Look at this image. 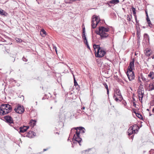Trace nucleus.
I'll list each match as a JSON object with an SVG mask.
<instances>
[{
  "label": "nucleus",
  "mask_w": 154,
  "mask_h": 154,
  "mask_svg": "<svg viewBox=\"0 0 154 154\" xmlns=\"http://www.w3.org/2000/svg\"><path fill=\"white\" fill-rule=\"evenodd\" d=\"M138 24L137 23V24H136V25H138Z\"/></svg>",
  "instance_id": "60"
},
{
  "label": "nucleus",
  "mask_w": 154,
  "mask_h": 154,
  "mask_svg": "<svg viewBox=\"0 0 154 154\" xmlns=\"http://www.w3.org/2000/svg\"><path fill=\"white\" fill-rule=\"evenodd\" d=\"M36 135L35 133L32 131H29L26 135V136L30 138L34 137Z\"/></svg>",
  "instance_id": "12"
},
{
  "label": "nucleus",
  "mask_w": 154,
  "mask_h": 154,
  "mask_svg": "<svg viewBox=\"0 0 154 154\" xmlns=\"http://www.w3.org/2000/svg\"><path fill=\"white\" fill-rule=\"evenodd\" d=\"M134 59H133L130 62L128 67V70L126 74L128 78L130 81L133 80L134 78V74L132 71L133 69L134 68Z\"/></svg>",
  "instance_id": "2"
},
{
  "label": "nucleus",
  "mask_w": 154,
  "mask_h": 154,
  "mask_svg": "<svg viewBox=\"0 0 154 154\" xmlns=\"http://www.w3.org/2000/svg\"><path fill=\"white\" fill-rule=\"evenodd\" d=\"M147 110H148V111H149V109H147Z\"/></svg>",
  "instance_id": "55"
},
{
  "label": "nucleus",
  "mask_w": 154,
  "mask_h": 154,
  "mask_svg": "<svg viewBox=\"0 0 154 154\" xmlns=\"http://www.w3.org/2000/svg\"><path fill=\"white\" fill-rule=\"evenodd\" d=\"M141 82V81H140V80H139V82Z\"/></svg>",
  "instance_id": "58"
},
{
  "label": "nucleus",
  "mask_w": 154,
  "mask_h": 154,
  "mask_svg": "<svg viewBox=\"0 0 154 154\" xmlns=\"http://www.w3.org/2000/svg\"><path fill=\"white\" fill-rule=\"evenodd\" d=\"M73 75V78H74V85L75 86H76V85L78 86V84L76 80V79H75L74 76V75Z\"/></svg>",
  "instance_id": "25"
},
{
  "label": "nucleus",
  "mask_w": 154,
  "mask_h": 154,
  "mask_svg": "<svg viewBox=\"0 0 154 154\" xmlns=\"http://www.w3.org/2000/svg\"><path fill=\"white\" fill-rule=\"evenodd\" d=\"M22 60H23L25 62H27L28 61L27 59L25 58L24 57L22 58Z\"/></svg>",
  "instance_id": "34"
},
{
  "label": "nucleus",
  "mask_w": 154,
  "mask_h": 154,
  "mask_svg": "<svg viewBox=\"0 0 154 154\" xmlns=\"http://www.w3.org/2000/svg\"><path fill=\"white\" fill-rule=\"evenodd\" d=\"M85 28H84L83 29L82 36H85Z\"/></svg>",
  "instance_id": "36"
},
{
  "label": "nucleus",
  "mask_w": 154,
  "mask_h": 154,
  "mask_svg": "<svg viewBox=\"0 0 154 154\" xmlns=\"http://www.w3.org/2000/svg\"><path fill=\"white\" fill-rule=\"evenodd\" d=\"M133 138H134V136H131V139H132V140L133 139Z\"/></svg>",
  "instance_id": "45"
},
{
  "label": "nucleus",
  "mask_w": 154,
  "mask_h": 154,
  "mask_svg": "<svg viewBox=\"0 0 154 154\" xmlns=\"http://www.w3.org/2000/svg\"><path fill=\"white\" fill-rule=\"evenodd\" d=\"M51 109H52V107H51Z\"/></svg>",
  "instance_id": "57"
},
{
  "label": "nucleus",
  "mask_w": 154,
  "mask_h": 154,
  "mask_svg": "<svg viewBox=\"0 0 154 154\" xmlns=\"http://www.w3.org/2000/svg\"><path fill=\"white\" fill-rule=\"evenodd\" d=\"M127 19L129 21H131V17L129 16V15H127Z\"/></svg>",
  "instance_id": "30"
},
{
  "label": "nucleus",
  "mask_w": 154,
  "mask_h": 154,
  "mask_svg": "<svg viewBox=\"0 0 154 154\" xmlns=\"http://www.w3.org/2000/svg\"><path fill=\"white\" fill-rule=\"evenodd\" d=\"M148 23V26H149L152 27V24L151 23V21L150 20L148 21L147 22Z\"/></svg>",
  "instance_id": "26"
},
{
  "label": "nucleus",
  "mask_w": 154,
  "mask_h": 154,
  "mask_svg": "<svg viewBox=\"0 0 154 154\" xmlns=\"http://www.w3.org/2000/svg\"><path fill=\"white\" fill-rule=\"evenodd\" d=\"M137 125H132V126L130 127L128 130V135L130 136L132 134L134 133H135V130H133V127L135 126H137Z\"/></svg>",
  "instance_id": "10"
},
{
  "label": "nucleus",
  "mask_w": 154,
  "mask_h": 154,
  "mask_svg": "<svg viewBox=\"0 0 154 154\" xmlns=\"http://www.w3.org/2000/svg\"><path fill=\"white\" fill-rule=\"evenodd\" d=\"M133 104H134V105H136V104L135 103H134V102H133Z\"/></svg>",
  "instance_id": "51"
},
{
  "label": "nucleus",
  "mask_w": 154,
  "mask_h": 154,
  "mask_svg": "<svg viewBox=\"0 0 154 154\" xmlns=\"http://www.w3.org/2000/svg\"><path fill=\"white\" fill-rule=\"evenodd\" d=\"M119 0H111L109 2L110 4L115 5L119 3Z\"/></svg>",
  "instance_id": "18"
},
{
  "label": "nucleus",
  "mask_w": 154,
  "mask_h": 154,
  "mask_svg": "<svg viewBox=\"0 0 154 154\" xmlns=\"http://www.w3.org/2000/svg\"><path fill=\"white\" fill-rule=\"evenodd\" d=\"M141 82V81H140V80H139V82Z\"/></svg>",
  "instance_id": "59"
},
{
  "label": "nucleus",
  "mask_w": 154,
  "mask_h": 154,
  "mask_svg": "<svg viewBox=\"0 0 154 154\" xmlns=\"http://www.w3.org/2000/svg\"><path fill=\"white\" fill-rule=\"evenodd\" d=\"M140 40L138 42V41L137 40V42L138 43L139 42H140Z\"/></svg>",
  "instance_id": "53"
},
{
  "label": "nucleus",
  "mask_w": 154,
  "mask_h": 154,
  "mask_svg": "<svg viewBox=\"0 0 154 154\" xmlns=\"http://www.w3.org/2000/svg\"><path fill=\"white\" fill-rule=\"evenodd\" d=\"M87 45V48H88V49H89V50H90V47H89V45L88 44V45Z\"/></svg>",
  "instance_id": "42"
},
{
  "label": "nucleus",
  "mask_w": 154,
  "mask_h": 154,
  "mask_svg": "<svg viewBox=\"0 0 154 154\" xmlns=\"http://www.w3.org/2000/svg\"><path fill=\"white\" fill-rule=\"evenodd\" d=\"M116 95H119V96L120 97V98L119 99L120 100H122L123 98L121 95L120 91L119 90L117 89L116 90Z\"/></svg>",
  "instance_id": "15"
},
{
  "label": "nucleus",
  "mask_w": 154,
  "mask_h": 154,
  "mask_svg": "<svg viewBox=\"0 0 154 154\" xmlns=\"http://www.w3.org/2000/svg\"><path fill=\"white\" fill-rule=\"evenodd\" d=\"M132 12H133V14H136V12H135L136 9H135V8L134 7H132Z\"/></svg>",
  "instance_id": "28"
},
{
  "label": "nucleus",
  "mask_w": 154,
  "mask_h": 154,
  "mask_svg": "<svg viewBox=\"0 0 154 154\" xmlns=\"http://www.w3.org/2000/svg\"><path fill=\"white\" fill-rule=\"evenodd\" d=\"M152 53V51L151 50H148L146 51L145 53L146 55L148 57H149L151 55V54Z\"/></svg>",
  "instance_id": "22"
},
{
  "label": "nucleus",
  "mask_w": 154,
  "mask_h": 154,
  "mask_svg": "<svg viewBox=\"0 0 154 154\" xmlns=\"http://www.w3.org/2000/svg\"><path fill=\"white\" fill-rule=\"evenodd\" d=\"M109 89H108V90H107V95H108V96H109Z\"/></svg>",
  "instance_id": "41"
},
{
  "label": "nucleus",
  "mask_w": 154,
  "mask_h": 154,
  "mask_svg": "<svg viewBox=\"0 0 154 154\" xmlns=\"http://www.w3.org/2000/svg\"><path fill=\"white\" fill-rule=\"evenodd\" d=\"M85 107L84 106V107H83L82 109H85Z\"/></svg>",
  "instance_id": "47"
},
{
  "label": "nucleus",
  "mask_w": 154,
  "mask_h": 154,
  "mask_svg": "<svg viewBox=\"0 0 154 154\" xmlns=\"http://www.w3.org/2000/svg\"><path fill=\"white\" fill-rule=\"evenodd\" d=\"M29 128L28 126H23V127H21L19 128L20 131L19 133H23L26 131Z\"/></svg>",
  "instance_id": "11"
},
{
  "label": "nucleus",
  "mask_w": 154,
  "mask_h": 154,
  "mask_svg": "<svg viewBox=\"0 0 154 154\" xmlns=\"http://www.w3.org/2000/svg\"><path fill=\"white\" fill-rule=\"evenodd\" d=\"M103 84L106 90L108 89V85L106 83L104 82L103 83Z\"/></svg>",
  "instance_id": "27"
},
{
  "label": "nucleus",
  "mask_w": 154,
  "mask_h": 154,
  "mask_svg": "<svg viewBox=\"0 0 154 154\" xmlns=\"http://www.w3.org/2000/svg\"><path fill=\"white\" fill-rule=\"evenodd\" d=\"M36 120L32 119L30 121L29 124L32 126V127H33L36 125Z\"/></svg>",
  "instance_id": "20"
},
{
  "label": "nucleus",
  "mask_w": 154,
  "mask_h": 154,
  "mask_svg": "<svg viewBox=\"0 0 154 154\" xmlns=\"http://www.w3.org/2000/svg\"><path fill=\"white\" fill-rule=\"evenodd\" d=\"M146 16H147L146 20H147V22L148 21H149V20H150L149 19V18L148 17V14H147V12H146Z\"/></svg>",
  "instance_id": "32"
},
{
  "label": "nucleus",
  "mask_w": 154,
  "mask_h": 154,
  "mask_svg": "<svg viewBox=\"0 0 154 154\" xmlns=\"http://www.w3.org/2000/svg\"><path fill=\"white\" fill-rule=\"evenodd\" d=\"M78 129L79 130V133L80 132L81 133H84L85 132V129L83 127H78Z\"/></svg>",
  "instance_id": "24"
},
{
  "label": "nucleus",
  "mask_w": 154,
  "mask_h": 154,
  "mask_svg": "<svg viewBox=\"0 0 154 154\" xmlns=\"http://www.w3.org/2000/svg\"><path fill=\"white\" fill-rule=\"evenodd\" d=\"M138 94L139 100L142 102L144 94V90L138 91Z\"/></svg>",
  "instance_id": "9"
},
{
  "label": "nucleus",
  "mask_w": 154,
  "mask_h": 154,
  "mask_svg": "<svg viewBox=\"0 0 154 154\" xmlns=\"http://www.w3.org/2000/svg\"><path fill=\"white\" fill-rule=\"evenodd\" d=\"M136 34L137 37V40L138 42L140 40V38L141 36L140 31L139 30H137Z\"/></svg>",
  "instance_id": "17"
},
{
  "label": "nucleus",
  "mask_w": 154,
  "mask_h": 154,
  "mask_svg": "<svg viewBox=\"0 0 154 154\" xmlns=\"http://www.w3.org/2000/svg\"><path fill=\"white\" fill-rule=\"evenodd\" d=\"M141 79L143 81H145L146 80V79L144 77H143V76H142Z\"/></svg>",
  "instance_id": "38"
},
{
  "label": "nucleus",
  "mask_w": 154,
  "mask_h": 154,
  "mask_svg": "<svg viewBox=\"0 0 154 154\" xmlns=\"http://www.w3.org/2000/svg\"><path fill=\"white\" fill-rule=\"evenodd\" d=\"M14 110L17 113L21 114L24 111V109L23 106H20L18 105L17 108H15Z\"/></svg>",
  "instance_id": "7"
},
{
  "label": "nucleus",
  "mask_w": 154,
  "mask_h": 154,
  "mask_svg": "<svg viewBox=\"0 0 154 154\" xmlns=\"http://www.w3.org/2000/svg\"><path fill=\"white\" fill-rule=\"evenodd\" d=\"M152 59H154V56L152 57Z\"/></svg>",
  "instance_id": "52"
},
{
  "label": "nucleus",
  "mask_w": 154,
  "mask_h": 154,
  "mask_svg": "<svg viewBox=\"0 0 154 154\" xmlns=\"http://www.w3.org/2000/svg\"><path fill=\"white\" fill-rule=\"evenodd\" d=\"M85 37H86V35H85V36H82V38H85Z\"/></svg>",
  "instance_id": "49"
},
{
  "label": "nucleus",
  "mask_w": 154,
  "mask_h": 154,
  "mask_svg": "<svg viewBox=\"0 0 154 154\" xmlns=\"http://www.w3.org/2000/svg\"><path fill=\"white\" fill-rule=\"evenodd\" d=\"M83 39L84 40V41L85 40H87V38H86V37H85V38H83Z\"/></svg>",
  "instance_id": "44"
},
{
  "label": "nucleus",
  "mask_w": 154,
  "mask_h": 154,
  "mask_svg": "<svg viewBox=\"0 0 154 154\" xmlns=\"http://www.w3.org/2000/svg\"><path fill=\"white\" fill-rule=\"evenodd\" d=\"M149 35L146 33H145L143 35V42H149Z\"/></svg>",
  "instance_id": "13"
},
{
  "label": "nucleus",
  "mask_w": 154,
  "mask_h": 154,
  "mask_svg": "<svg viewBox=\"0 0 154 154\" xmlns=\"http://www.w3.org/2000/svg\"><path fill=\"white\" fill-rule=\"evenodd\" d=\"M44 99V98H43L42 99V100H43V99Z\"/></svg>",
  "instance_id": "61"
},
{
  "label": "nucleus",
  "mask_w": 154,
  "mask_h": 154,
  "mask_svg": "<svg viewBox=\"0 0 154 154\" xmlns=\"http://www.w3.org/2000/svg\"><path fill=\"white\" fill-rule=\"evenodd\" d=\"M134 16L135 19L137 20V15H136V14H134Z\"/></svg>",
  "instance_id": "40"
},
{
  "label": "nucleus",
  "mask_w": 154,
  "mask_h": 154,
  "mask_svg": "<svg viewBox=\"0 0 154 154\" xmlns=\"http://www.w3.org/2000/svg\"><path fill=\"white\" fill-rule=\"evenodd\" d=\"M46 33V32L44 29H42L40 31V34L43 37H44L45 36Z\"/></svg>",
  "instance_id": "23"
},
{
  "label": "nucleus",
  "mask_w": 154,
  "mask_h": 154,
  "mask_svg": "<svg viewBox=\"0 0 154 154\" xmlns=\"http://www.w3.org/2000/svg\"><path fill=\"white\" fill-rule=\"evenodd\" d=\"M84 42L85 43V44L86 45H87L88 44L87 40H85V41H84Z\"/></svg>",
  "instance_id": "39"
},
{
  "label": "nucleus",
  "mask_w": 154,
  "mask_h": 154,
  "mask_svg": "<svg viewBox=\"0 0 154 154\" xmlns=\"http://www.w3.org/2000/svg\"><path fill=\"white\" fill-rule=\"evenodd\" d=\"M113 97L115 100L116 101H119L120 102L122 100H120V99H119L120 98V97L119 96V95H116L115 94L113 95Z\"/></svg>",
  "instance_id": "14"
},
{
  "label": "nucleus",
  "mask_w": 154,
  "mask_h": 154,
  "mask_svg": "<svg viewBox=\"0 0 154 154\" xmlns=\"http://www.w3.org/2000/svg\"><path fill=\"white\" fill-rule=\"evenodd\" d=\"M4 119L5 120L6 122L9 124L13 123V121L12 117L9 116H6L4 117Z\"/></svg>",
  "instance_id": "8"
},
{
  "label": "nucleus",
  "mask_w": 154,
  "mask_h": 154,
  "mask_svg": "<svg viewBox=\"0 0 154 154\" xmlns=\"http://www.w3.org/2000/svg\"><path fill=\"white\" fill-rule=\"evenodd\" d=\"M109 30V28L101 26H100L98 30H96L95 32L96 34L100 35L101 39H103L106 38L108 36L109 34L107 33Z\"/></svg>",
  "instance_id": "3"
},
{
  "label": "nucleus",
  "mask_w": 154,
  "mask_h": 154,
  "mask_svg": "<svg viewBox=\"0 0 154 154\" xmlns=\"http://www.w3.org/2000/svg\"><path fill=\"white\" fill-rule=\"evenodd\" d=\"M148 76L151 78V79H154V72H151L148 75Z\"/></svg>",
  "instance_id": "21"
},
{
  "label": "nucleus",
  "mask_w": 154,
  "mask_h": 154,
  "mask_svg": "<svg viewBox=\"0 0 154 154\" xmlns=\"http://www.w3.org/2000/svg\"><path fill=\"white\" fill-rule=\"evenodd\" d=\"M144 90L143 88L142 87V86L141 85L139 87L138 91Z\"/></svg>",
  "instance_id": "29"
},
{
  "label": "nucleus",
  "mask_w": 154,
  "mask_h": 154,
  "mask_svg": "<svg viewBox=\"0 0 154 154\" xmlns=\"http://www.w3.org/2000/svg\"><path fill=\"white\" fill-rule=\"evenodd\" d=\"M93 48L95 50V56L96 57H102L105 54V51L102 48L100 47L99 45H93Z\"/></svg>",
  "instance_id": "4"
},
{
  "label": "nucleus",
  "mask_w": 154,
  "mask_h": 154,
  "mask_svg": "<svg viewBox=\"0 0 154 154\" xmlns=\"http://www.w3.org/2000/svg\"><path fill=\"white\" fill-rule=\"evenodd\" d=\"M12 110L11 106L8 104H2L0 107V113L2 115L8 114Z\"/></svg>",
  "instance_id": "5"
},
{
  "label": "nucleus",
  "mask_w": 154,
  "mask_h": 154,
  "mask_svg": "<svg viewBox=\"0 0 154 154\" xmlns=\"http://www.w3.org/2000/svg\"><path fill=\"white\" fill-rule=\"evenodd\" d=\"M56 134H59V133L57 132L56 133Z\"/></svg>",
  "instance_id": "56"
},
{
  "label": "nucleus",
  "mask_w": 154,
  "mask_h": 154,
  "mask_svg": "<svg viewBox=\"0 0 154 154\" xmlns=\"http://www.w3.org/2000/svg\"><path fill=\"white\" fill-rule=\"evenodd\" d=\"M16 40L17 42H21L22 41V40L21 39L19 38H17Z\"/></svg>",
  "instance_id": "33"
},
{
  "label": "nucleus",
  "mask_w": 154,
  "mask_h": 154,
  "mask_svg": "<svg viewBox=\"0 0 154 154\" xmlns=\"http://www.w3.org/2000/svg\"><path fill=\"white\" fill-rule=\"evenodd\" d=\"M54 49L55 51H56L57 54V48L55 46H54Z\"/></svg>",
  "instance_id": "37"
},
{
  "label": "nucleus",
  "mask_w": 154,
  "mask_h": 154,
  "mask_svg": "<svg viewBox=\"0 0 154 154\" xmlns=\"http://www.w3.org/2000/svg\"><path fill=\"white\" fill-rule=\"evenodd\" d=\"M136 115L139 118H140L141 117H142L141 115L138 113H137L136 114Z\"/></svg>",
  "instance_id": "31"
},
{
  "label": "nucleus",
  "mask_w": 154,
  "mask_h": 154,
  "mask_svg": "<svg viewBox=\"0 0 154 154\" xmlns=\"http://www.w3.org/2000/svg\"><path fill=\"white\" fill-rule=\"evenodd\" d=\"M152 115V114L151 113L149 112V116H151Z\"/></svg>",
  "instance_id": "50"
},
{
  "label": "nucleus",
  "mask_w": 154,
  "mask_h": 154,
  "mask_svg": "<svg viewBox=\"0 0 154 154\" xmlns=\"http://www.w3.org/2000/svg\"><path fill=\"white\" fill-rule=\"evenodd\" d=\"M152 112L154 113V107L153 108V109L152 110Z\"/></svg>",
  "instance_id": "46"
},
{
  "label": "nucleus",
  "mask_w": 154,
  "mask_h": 154,
  "mask_svg": "<svg viewBox=\"0 0 154 154\" xmlns=\"http://www.w3.org/2000/svg\"><path fill=\"white\" fill-rule=\"evenodd\" d=\"M135 20V21H136V24H137V23L138 24V22L137 20H137Z\"/></svg>",
  "instance_id": "43"
},
{
  "label": "nucleus",
  "mask_w": 154,
  "mask_h": 154,
  "mask_svg": "<svg viewBox=\"0 0 154 154\" xmlns=\"http://www.w3.org/2000/svg\"><path fill=\"white\" fill-rule=\"evenodd\" d=\"M100 21V17L98 16H95L92 18L91 26L92 28H96L98 23Z\"/></svg>",
  "instance_id": "6"
},
{
  "label": "nucleus",
  "mask_w": 154,
  "mask_h": 154,
  "mask_svg": "<svg viewBox=\"0 0 154 154\" xmlns=\"http://www.w3.org/2000/svg\"><path fill=\"white\" fill-rule=\"evenodd\" d=\"M0 14L2 15H4L5 16H7L8 15L7 13L2 9H0Z\"/></svg>",
  "instance_id": "19"
},
{
  "label": "nucleus",
  "mask_w": 154,
  "mask_h": 154,
  "mask_svg": "<svg viewBox=\"0 0 154 154\" xmlns=\"http://www.w3.org/2000/svg\"><path fill=\"white\" fill-rule=\"evenodd\" d=\"M64 1L66 3H71L70 0H64Z\"/></svg>",
  "instance_id": "35"
},
{
  "label": "nucleus",
  "mask_w": 154,
  "mask_h": 154,
  "mask_svg": "<svg viewBox=\"0 0 154 154\" xmlns=\"http://www.w3.org/2000/svg\"><path fill=\"white\" fill-rule=\"evenodd\" d=\"M149 91H152L154 90V83H151L149 85Z\"/></svg>",
  "instance_id": "16"
},
{
  "label": "nucleus",
  "mask_w": 154,
  "mask_h": 154,
  "mask_svg": "<svg viewBox=\"0 0 154 154\" xmlns=\"http://www.w3.org/2000/svg\"><path fill=\"white\" fill-rule=\"evenodd\" d=\"M36 103V105L37 104V102H35Z\"/></svg>",
  "instance_id": "54"
},
{
  "label": "nucleus",
  "mask_w": 154,
  "mask_h": 154,
  "mask_svg": "<svg viewBox=\"0 0 154 154\" xmlns=\"http://www.w3.org/2000/svg\"><path fill=\"white\" fill-rule=\"evenodd\" d=\"M48 149H43V151H45L46 150H47Z\"/></svg>",
  "instance_id": "48"
},
{
  "label": "nucleus",
  "mask_w": 154,
  "mask_h": 154,
  "mask_svg": "<svg viewBox=\"0 0 154 154\" xmlns=\"http://www.w3.org/2000/svg\"><path fill=\"white\" fill-rule=\"evenodd\" d=\"M78 128V127H77L72 128L71 130L69 135L70 136H72L74 133L75 132V134H74L72 140L73 143H77L81 146V144L80 143L82 140V139L79 137V132L77 130Z\"/></svg>",
  "instance_id": "1"
}]
</instances>
